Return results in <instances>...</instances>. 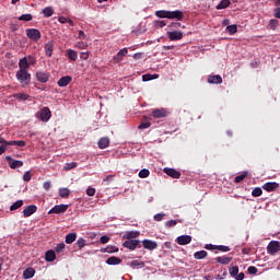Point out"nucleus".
<instances>
[{"instance_id": "f257e3e1", "label": "nucleus", "mask_w": 280, "mask_h": 280, "mask_svg": "<svg viewBox=\"0 0 280 280\" xmlns=\"http://www.w3.org/2000/svg\"><path fill=\"white\" fill-rule=\"evenodd\" d=\"M15 77L22 86H27L32 82V74L27 70H18Z\"/></svg>"}, {"instance_id": "f03ea898", "label": "nucleus", "mask_w": 280, "mask_h": 280, "mask_svg": "<svg viewBox=\"0 0 280 280\" xmlns=\"http://www.w3.org/2000/svg\"><path fill=\"white\" fill-rule=\"evenodd\" d=\"M26 36L30 40H34V43H38L40 40V31L38 28H26Z\"/></svg>"}, {"instance_id": "7ed1b4c3", "label": "nucleus", "mask_w": 280, "mask_h": 280, "mask_svg": "<svg viewBox=\"0 0 280 280\" xmlns=\"http://www.w3.org/2000/svg\"><path fill=\"white\" fill-rule=\"evenodd\" d=\"M37 118L40 119V121L47 122L49 119H51V110L49 107H44L37 113Z\"/></svg>"}, {"instance_id": "20e7f679", "label": "nucleus", "mask_w": 280, "mask_h": 280, "mask_svg": "<svg viewBox=\"0 0 280 280\" xmlns=\"http://www.w3.org/2000/svg\"><path fill=\"white\" fill-rule=\"evenodd\" d=\"M280 250V243L279 241H271L267 246L268 255H277Z\"/></svg>"}, {"instance_id": "39448f33", "label": "nucleus", "mask_w": 280, "mask_h": 280, "mask_svg": "<svg viewBox=\"0 0 280 280\" xmlns=\"http://www.w3.org/2000/svg\"><path fill=\"white\" fill-rule=\"evenodd\" d=\"M151 115L154 117V119H163V117H167L168 113L165 108H155L152 109Z\"/></svg>"}, {"instance_id": "423d86ee", "label": "nucleus", "mask_w": 280, "mask_h": 280, "mask_svg": "<svg viewBox=\"0 0 280 280\" xmlns=\"http://www.w3.org/2000/svg\"><path fill=\"white\" fill-rule=\"evenodd\" d=\"M5 161H8L9 167H11V170H18V167H23V161L12 160V156L10 155L5 156Z\"/></svg>"}, {"instance_id": "0eeeda50", "label": "nucleus", "mask_w": 280, "mask_h": 280, "mask_svg": "<svg viewBox=\"0 0 280 280\" xmlns=\"http://www.w3.org/2000/svg\"><path fill=\"white\" fill-rule=\"evenodd\" d=\"M125 56H128V48L120 49L116 56L113 57V62L115 65L121 62L124 60Z\"/></svg>"}, {"instance_id": "6e6552de", "label": "nucleus", "mask_w": 280, "mask_h": 280, "mask_svg": "<svg viewBox=\"0 0 280 280\" xmlns=\"http://www.w3.org/2000/svg\"><path fill=\"white\" fill-rule=\"evenodd\" d=\"M67 209H69V205H57L54 208H51L48 213H66Z\"/></svg>"}, {"instance_id": "1a4fd4ad", "label": "nucleus", "mask_w": 280, "mask_h": 280, "mask_svg": "<svg viewBox=\"0 0 280 280\" xmlns=\"http://www.w3.org/2000/svg\"><path fill=\"white\" fill-rule=\"evenodd\" d=\"M168 19L170 20L176 19V21H183V19H185V13H183V11L180 10L168 11Z\"/></svg>"}, {"instance_id": "9d476101", "label": "nucleus", "mask_w": 280, "mask_h": 280, "mask_svg": "<svg viewBox=\"0 0 280 280\" xmlns=\"http://www.w3.org/2000/svg\"><path fill=\"white\" fill-rule=\"evenodd\" d=\"M49 78H50L49 72H43V71L36 72V80L38 82H42V84L49 82Z\"/></svg>"}, {"instance_id": "9b49d317", "label": "nucleus", "mask_w": 280, "mask_h": 280, "mask_svg": "<svg viewBox=\"0 0 280 280\" xmlns=\"http://www.w3.org/2000/svg\"><path fill=\"white\" fill-rule=\"evenodd\" d=\"M167 36L170 40H183V32L180 31H168Z\"/></svg>"}, {"instance_id": "f8f14e48", "label": "nucleus", "mask_w": 280, "mask_h": 280, "mask_svg": "<svg viewBox=\"0 0 280 280\" xmlns=\"http://www.w3.org/2000/svg\"><path fill=\"white\" fill-rule=\"evenodd\" d=\"M139 244H140L139 240H128L122 244V246L125 248H128L129 250H135L137 246H139Z\"/></svg>"}, {"instance_id": "ddd939ff", "label": "nucleus", "mask_w": 280, "mask_h": 280, "mask_svg": "<svg viewBox=\"0 0 280 280\" xmlns=\"http://www.w3.org/2000/svg\"><path fill=\"white\" fill-rule=\"evenodd\" d=\"M177 244L179 246H187V244H191V236L190 235H182L176 238Z\"/></svg>"}, {"instance_id": "4468645a", "label": "nucleus", "mask_w": 280, "mask_h": 280, "mask_svg": "<svg viewBox=\"0 0 280 280\" xmlns=\"http://www.w3.org/2000/svg\"><path fill=\"white\" fill-rule=\"evenodd\" d=\"M36 211H38V208L35 205H31L23 210V215L24 218H30L31 215H34Z\"/></svg>"}, {"instance_id": "2eb2a0df", "label": "nucleus", "mask_w": 280, "mask_h": 280, "mask_svg": "<svg viewBox=\"0 0 280 280\" xmlns=\"http://www.w3.org/2000/svg\"><path fill=\"white\" fill-rule=\"evenodd\" d=\"M163 172L167 176H171V178H180V172L176 171L175 168L165 167Z\"/></svg>"}, {"instance_id": "dca6fc26", "label": "nucleus", "mask_w": 280, "mask_h": 280, "mask_svg": "<svg viewBox=\"0 0 280 280\" xmlns=\"http://www.w3.org/2000/svg\"><path fill=\"white\" fill-rule=\"evenodd\" d=\"M262 189H265V191H276V189H279V183L268 182L262 185Z\"/></svg>"}, {"instance_id": "f3484780", "label": "nucleus", "mask_w": 280, "mask_h": 280, "mask_svg": "<svg viewBox=\"0 0 280 280\" xmlns=\"http://www.w3.org/2000/svg\"><path fill=\"white\" fill-rule=\"evenodd\" d=\"M73 80V78H71L70 75H66V77H61L57 84L60 88H65V86H69V84H71V81Z\"/></svg>"}, {"instance_id": "a211bd4d", "label": "nucleus", "mask_w": 280, "mask_h": 280, "mask_svg": "<svg viewBox=\"0 0 280 280\" xmlns=\"http://www.w3.org/2000/svg\"><path fill=\"white\" fill-rule=\"evenodd\" d=\"M142 246L147 249V250H154L159 244H156V242L151 241V240H144L142 242Z\"/></svg>"}, {"instance_id": "6ab92c4d", "label": "nucleus", "mask_w": 280, "mask_h": 280, "mask_svg": "<svg viewBox=\"0 0 280 280\" xmlns=\"http://www.w3.org/2000/svg\"><path fill=\"white\" fill-rule=\"evenodd\" d=\"M110 145V139L108 137H103L98 140L100 150H106Z\"/></svg>"}, {"instance_id": "aec40b11", "label": "nucleus", "mask_w": 280, "mask_h": 280, "mask_svg": "<svg viewBox=\"0 0 280 280\" xmlns=\"http://www.w3.org/2000/svg\"><path fill=\"white\" fill-rule=\"evenodd\" d=\"M19 71H27L30 69V63L27 61V57L20 59L19 61Z\"/></svg>"}, {"instance_id": "412c9836", "label": "nucleus", "mask_w": 280, "mask_h": 280, "mask_svg": "<svg viewBox=\"0 0 280 280\" xmlns=\"http://www.w3.org/2000/svg\"><path fill=\"white\" fill-rule=\"evenodd\" d=\"M208 83L209 84H222V77L220 74L209 75Z\"/></svg>"}, {"instance_id": "4be33fe9", "label": "nucleus", "mask_w": 280, "mask_h": 280, "mask_svg": "<svg viewBox=\"0 0 280 280\" xmlns=\"http://www.w3.org/2000/svg\"><path fill=\"white\" fill-rule=\"evenodd\" d=\"M45 55L48 56V58H51V54H54V42H48L45 46Z\"/></svg>"}, {"instance_id": "5701e85b", "label": "nucleus", "mask_w": 280, "mask_h": 280, "mask_svg": "<svg viewBox=\"0 0 280 280\" xmlns=\"http://www.w3.org/2000/svg\"><path fill=\"white\" fill-rule=\"evenodd\" d=\"M106 264L108 266H119V264H121V258H119L117 256H112V257L107 258Z\"/></svg>"}, {"instance_id": "b1692460", "label": "nucleus", "mask_w": 280, "mask_h": 280, "mask_svg": "<svg viewBox=\"0 0 280 280\" xmlns=\"http://www.w3.org/2000/svg\"><path fill=\"white\" fill-rule=\"evenodd\" d=\"M232 259H233L232 257H228V256H221V257L214 258V260L218 264H222L223 266H229V264H231Z\"/></svg>"}, {"instance_id": "393cba45", "label": "nucleus", "mask_w": 280, "mask_h": 280, "mask_svg": "<svg viewBox=\"0 0 280 280\" xmlns=\"http://www.w3.org/2000/svg\"><path fill=\"white\" fill-rule=\"evenodd\" d=\"M139 235L140 233L137 231H129V232H126L122 237L124 240H137Z\"/></svg>"}, {"instance_id": "a878e982", "label": "nucleus", "mask_w": 280, "mask_h": 280, "mask_svg": "<svg viewBox=\"0 0 280 280\" xmlns=\"http://www.w3.org/2000/svg\"><path fill=\"white\" fill-rule=\"evenodd\" d=\"M66 56H68L69 60H71L72 62H75V60H78V51L73 49H68L66 51Z\"/></svg>"}, {"instance_id": "bb28decb", "label": "nucleus", "mask_w": 280, "mask_h": 280, "mask_svg": "<svg viewBox=\"0 0 280 280\" xmlns=\"http://www.w3.org/2000/svg\"><path fill=\"white\" fill-rule=\"evenodd\" d=\"M34 275H36V270H34V268H27L23 272L24 279H32V277H34Z\"/></svg>"}, {"instance_id": "cd10ccee", "label": "nucleus", "mask_w": 280, "mask_h": 280, "mask_svg": "<svg viewBox=\"0 0 280 280\" xmlns=\"http://www.w3.org/2000/svg\"><path fill=\"white\" fill-rule=\"evenodd\" d=\"M101 253H119V248L117 246L109 245L105 248H102Z\"/></svg>"}, {"instance_id": "c85d7f7f", "label": "nucleus", "mask_w": 280, "mask_h": 280, "mask_svg": "<svg viewBox=\"0 0 280 280\" xmlns=\"http://www.w3.org/2000/svg\"><path fill=\"white\" fill-rule=\"evenodd\" d=\"M77 238L78 234L69 233L68 235H66V244H73V242H75Z\"/></svg>"}, {"instance_id": "c756f323", "label": "nucleus", "mask_w": 280, "mask_h": 280, "mask_svg": "<svg viewBox=\"0 0 280 280\" xmlns=\"http://www.w3.org/2000/svg\"><path fill=\"white\" fill-rule=\"evenodd\" d=\"M229 5H231V0H222V1L217 5V9H218V10H226V8H229Z\"/></svg>"}, {"instance_id": "7c9ffc66", "label": "nucleus", "mask_w": 280, "mask_h": 280, "mask_svg": "<svg viewBox=\"0 0 280 280\" xmlns=\"http://www.w3.org/2000/svg\"><path fill=\"white\" fill-rule=\"evenodd\" d=\"M42 14L46 16V19H49V16H54V8L51 7H46L43 11Z\"/></svg>"}, {"instance_id": "2f4dec72", "label": "nucleus", "mask_w": 280, "mask_h": 280, "mask_svg": "<svg viewBox=\"0 0 280 280\" xmlns=\"http://www.w3.org/2000/svg\"><path fill=\"white\" fill-rule=\"evenodd\" d=\"M45 259L46 261H54L56 259V252L51 249L46 252Z\"/></svg>"}, {"instance_id": "473e14b6", "label": "nucleus", "mask_w": 280, "mask_h": 280, "mask_svg": "<svg viewBox=\"0 0 280 280\" xmlns=\"http://www.w3.org/2000/svg\"><path fill=\"white\" fill-rule=\"evenodd\" d=\"M59 196L60 198H69V196H71V190H69V188H61L59 189Z\"/></svg>"}, {"instance_id": "72a5a7b5", "label": "nucleus", "mask_w": 280, "mask_h": 280, "mask_svg": "<svg viewBox=\"0 0 280 280\" xmlns=\"http://www.w3.org/2000/svg\"><path fill=\"white\" fill-rule=\"evenodd\" d=\"M229 273H230V277L235 279V276L240 273V267L237 266L230 267Z\"/></svg>"}, {"instance_id": "f704fd0d", "label": "nucleus", "mask_w": 280, "mask_h": 280, "mask_svg": "<svg viewBox=\"0 0 280 280\" xmlns=\"http://www.w3.org/2000/svg\"><path fill=\"white\" fill-rule=\"evenodd\" d=\"M207 250H199L194 254L195 259H205L207 257Z\"/></svg>"}, {"instance_id": "c9c22d12", "label": "nucleus", "mask_w": 280, "mask_h": 280, "mask_svg": "<svg viewBox=\"0 0 280 280\" xmlns=\"http://www.w3.org/2000/svg\"><path fill=\"white\" fill-rule=\"evenodd\" d=\"M226 32L230 34V36L237 34V25L233 24V25L226 26Z\"/></svg>"}, {"instance_id": "e433bc0d", "label": "nucleus", "mask_w": 280, "mask_h": 280, "mask_svg": "<svg viewBox=\"0 0 280 280\" xmlns=\"http://www.w3.org/2000/svg\"><path fill=\"white\" fill-rule=\"evenodd\" d=\"M155 16H158V19H168V11H165V10L156 11Z\"/></svg>"}, {"instance_id": "4c0bfd02", "label": "nucleus", "mask_w": 280, "mask_h": 280, "mask_svg": "<svg viewBox=\"0 0 280 280\" xmlns=\"http://www.w3.org/2000/svg\"><path fill=\"white\" fill-rule=\"evenodd\" d=\"M78 164L75 162L66 163L63 166L65 172H70V170H75Z\"/></svg>"}, {"instance_id": "58836bf2", "label": "nucleus", "mask_w": 280, "mask_h": 280, "mask_svg": "<svg viewBox=\"0 0 280 280\" xmlns=\"http://www.w3.org/2000/svg\"><path fill=\"white\" fill-rule=\"evenodd\" d=\"M129 266L131 268H143V266H145V264L143 261H139V260H132Z\"/></svg>"}, {"instance_id": "ea45409f", "label": "nucleus", "mask_w": 280, "mask_h": 280, "mask_svg": "<svg viewBox=\"0 0 280 280\" xmlns=\"http://www.w3.org/2000/svg\"><path fill=\"white\" fill-rule=\"evenodd\" d=\"M248 176V172H243L241 175H237L234 178V183H242V180H244V178H246Z\"/></svg>"}, {"instance_id": "a19ab883", "label": "nucleus", "mask_w": 280, "mask_h": 280, "mask_svg": "<svg viewBox=\"0 0 280 280\" xmlns=\"http://www.w3.org/2000/svg\"><path fill=\"white\" fill-rule=\"evenodd\" d=\"M23 205V200H18L10 207V211H16V209H21V206Z\"/></svg>"}, {"instance_id": "79ce46f5", "label": "nucleus", "mask_w": 280, "mask_h": 280, "mask_svg": "<svg viewBox=\"0 0 280 280\" xmlns=\"http://www.w3.org/2000/svg\"><path fill=\"white\" fill-rule=\"evenodd\" d=\"M9 145H18V148H25V141L24 140H14V141H10Z\"/></svg>"}, {"instance_id": "37998d69", "label": "nucleus", "mask_w": 280, "mask_h": 280, "mask_svg": "<svg viewBox=\"0 0 280 280\" xmlns=\"http://www.w3.org/2000/svg\"><path fill=\"white\" fill-rule=\"evenodd\" d=\"M138 176H139V178H148V176H150V170L142 168L139 172Z\"/></svg>"}, {"instance_id": "c03bdc74", "label": "nucleus", "mask_w": 280, "mask_h": 280, "mask_svg": "<svg viewBox=\"0 0 280 280\" xmlns=\"http://www.w3.org/2000/svg\"><path fill=\"white\" fill-rule=\"evenodd\" d=\"M261 194H264V190H261L260 187H256L253 191H252V196L254 198H259V196H261Z\"/></svg>"}, {"instance_id": "a18cd8bd", "label": "nucleus", "mask_w": 280, "mask_h": 280, "mask_svg": "<svg viewBox=\"0 0 280 280\" xmlns=\"http://www.w3.org/2000/svg\"><path fill=\"white\" fill-rule=\"evenodd\" d=\"M77 246L79 247L80 250H82L86 246V240L84 238H79L77 241Z\"/></svg>"}, {"instance_id": "49530a36", "label": "nucleus", "mask_w": 280, "mask_h": 280, "mask_svg": "<svg viewBox=\"0 0 280 280\" xmlns=\"http://www.w3.org/2000/svg\"><path fill=\"white\" fill-rule=\"evenodd\" d=\"M14 97H15V100H23V101L30 100V95L24 94V93L14 94Z\"/></svg>"}, {"instance_id": "de8ad7c7", "label": "nucleus", "mask_w": 280, "mask_h": 280, "mask_svg": "<svg viewBox=\"0 0 280 280\" xmlns=\"http://www.w3.org/2000/svg\"><path fill=\"white\" fill-rule=\"evenodd\" d=\"M30 180H32V173L30 171H26L23 175V182L30 183Z\"/></svg>"}, {"instance_id": "09e8293b", "label": "nucleus", "mask_w": 280, "mask_h": 280, "mask_svg": "<svg viewBox=\"0 0 280 280\" xmlns=\"http://www.w3.org/2000/svg\"><path fill=\"white\" fill-rule=\"evenodd\" d=\"M32 19H34V16H32V14L27 13V14H22L19 18V21H32Z\"/></svg>"}, {"instance_id": "8fccbe9b", "label": "nucleus", "mask_w": 280, "mask_h": 280, "mask_svg": "<svg viewBox=\"0 0 280 280\" xmlns=\"http://www.w3.org/2000/svg\"><path fill=\"white\" fill-rule=\"evenodd\" d=\"M217 250H220L221 253H229V250H231V248L225 245H217Z\"/></svg>"}, {"instance_id": "3c124183", "label": "nucleus", "mask_w": 280, "mask_h": 280, "mask_svg": "<svg viewBox=\"0 0 280 280\" xmlns=\"http://www.w3.org/2000/svg\"><path fill=\"white\" fill-rule=\"evenodd\" d=\"M178 224V221L176 220H170L165 223L166 229H172V226H176Z\"/></svg>"}, {"instance_id": "603ef678", "label": "nucleus", "mask_w": 280, "mask_h": 280, "mask_svg": "<svg viewBox=\"0 0 280 280\" xmlns=\"http://www.w3.org/2000/svg\"><path fill=\"white\" fill-rule=\"evenodd\" d=\"M151 126H152V124L150 121H147V122H141L138 128H139V130H145V129L150 128Z\"/></svg>"}, {"instance_id": "864d4df0", "label": "nucleus", "mask_w": 280, "mask_h": 280, "mask_svg": "<svg viewBox=\"0 0 280 280\" xmlns=\"http://www.w3.org/2000/svg\"><path fill=\"white\" fill-rule=\"evenodd\" d=\"M65 248H66L65 243H59V244L56 246V252H57V253H65Z\"/></svg>"}, {"instance_id": "5fc2aeb1", "label": "nucleus", "mask_w": 280, "mask_h": 280, "mask_svg": "<svg viewBox=\"0 0 280 280\" xmlns=\"http://www.w3.org/2000/svg\"><path fill=\"white\" fill-rule=\"evenodd\" d=\"M26 60L28 62V67L36 65V57H34V56L26 57Z\"/></svg>"}, {"instance_id": "6e6d98bb", "label": "nucleus", "mask_w": 280, "mask_h": 280, "mask_svg": "<svg viewBox=\"0 0 280 280\" xmlns=\"http://www.w3.org/2000/svg\"><path fill=\"white\" fill-rule=\"evenodd\" d=\"M165 25H167V22L165 20L155 21V27H165Z\"/></svg>"}, {"instance_id": "4d7b16f0", "label": "nucleus", "mask_w": 280, "mask_h": 280, "mask_svg": "<svg viewBox=\"0 0 280 280\" xmlns=\"http://www.w3.org/2000/svg\"><path fill=\"white\" fill-rule=\"evenodd\" d=\"M167 27L170 30H178V27H180V22H172Z\"/></svg>"}, {"instance_id": "13d9d810", "label": "nucleus", "mask_w": 280, "mask_h": 280, "mask_svg": "<svg viewBox=\"0 0 280 280\" xmlns=\"http://www.w3.org/2000/svg\"><path fill=\"white\" fill-rule=\"evenodd\" d=\"M247 271L249 275H257V272H259V269H257V267L255 266H250L248 267Z\"/></svg>"}, {"instance_id": "bf43d9fd", "label": "nucleus", "mask_w": 280, "mask_h": 280, "mask_svg": "<svg viewBox=\"0 0 280 280\" xmlns=\"http://www.w3.org/2000/svg\"><path fill=\"white\" fill-rule=\"evenodd\" d=\"M165 218V213H158L153 217L155 222H162V220Z\"/></svg>"}, {"instance_id": "052dcab7", "label": "nucleus", "mask_w": 280, "mask_h": 280, "mask_svg": "<svg viewBox=\"0 0 280 280\" xmlns=\"http://www.w3.org/2000/svg\"><path fill=\"white\" fill-rule=\"evenodd\" d=\"M101 244H108V242H110V237L109 236H102L100 240Z\"/></svg>"}, {"instance_id": "680f3d73", "label": "nucleus", "mask_w": 280, "mask_h": 280, "mask_svg": "<svg viewBox=\"0 0 280 280\" xmlns=\"http://www.w3.org/2000/svg\"><path fill=\"white\" fill-rule=\"evenodd\" d=\"M150 80H153L152 74L142 75V82H150Z\"/></svg>"}, {"instance_id": "e2e57ef3", "label": "nucleus", "mask_w": 280, "mask_h": 280, "mask_svg": "<svg viewBox=\"0 0 280 280\" xmlns=\"http://www.w3.org/2000/svg\"><path fill=\"white\" fill-rule=\"evenodd\" d=\"M270 27L275 28L279 25V20H271L269 22Z\"/></svg>"}, {"instance_id": "0e129e2a", "label": "nucleus", "mask_w": 280, "mask_h": 280, "mask_svg": "<svg viewBox=\"0 0 280 280\" xmlns=\"http://www.w3.org/2000/svg\"><path fill=\"white\" fill-rule=\"evenodd\" d=\"M86 194H88L89 196H95V188L89 187V188L86 189Z\"/></svg>"}, {"instance_id": "69168bd1", "label": "nucleus", "mask_w": 280, "mask_h": 280, "mask_svg": "<svg viewBox=\"0 0 280 280\" xmlns=\"http://www.w3.org/2000/svg\"><path fill=\"white\" fill-rule=\"evenodd\" d=\"M89 51H85V52H81V55H80V58H81V60H89Z\"/></svg>"}, {"instance_id": "338daca9", "label": "nucleus", "mask_w": 280, "mask_h": 280, "mask_svg": "<svg viewBox=\"0 0 280 280\" xmlns=\"http://www.w3.org/2000/svg\"><path fill=\"white\" fill-rule=\"evenodd\" d=\"M244 277H245L244 272H241V273H237L234 279L235 280H244Z\"/></svg>"}, {"instance_id": "774afa93", "label": "nucleus", "mask_w": 280, "mask_h": 280, "mask_svg": "<svg viewBox=\"0 0 280 280\" xmlns=\"http://www.w3.org/2000/svg\"><path fill=\"white\" fill-rule=\"evenodd\" d=\"M273 14L276 19H280V8L275 9Z\"/></svg>"}]
</instances>
